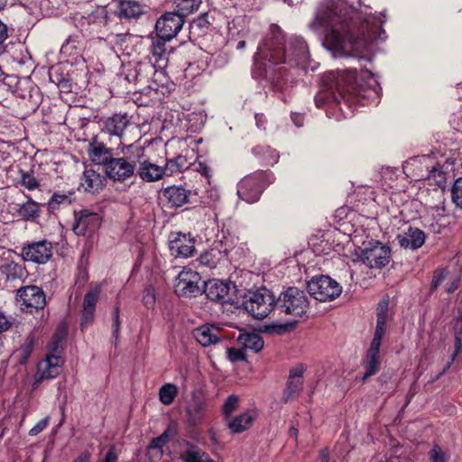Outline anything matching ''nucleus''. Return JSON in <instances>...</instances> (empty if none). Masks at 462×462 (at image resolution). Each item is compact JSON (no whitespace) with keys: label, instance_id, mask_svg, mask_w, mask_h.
<instances>
[{"label":"nucleus","instance_id":"nucleus-1","mask_svg":"<svg viewBox=\"0 0 462 462\" xmlns=\"http://www.w3.org/2000/svg\"><path fill=\"white\" fill-rule=\"evenodd\" d=\"M384 22L372 14L364 15L344 8L339 13L328 10L324 15L318 14L311 27H326L324 45L335 55L351 56L363 53L374 41L385 40Z\"/></svg>","mask_w":462,"mask_h":462},{"label":"nucleus","instance_id":"nucleus-2","mask_svg":"<svg viewBox=\"0 0 462 462\" xmlns=\"http://www.w3.org/2000/svg\"><path fill=\"white\" fill-rule=\"evenodd\" d=\"M253 73L258 79H265L277 88L282 89L289 79L288 70L306 69L310 52L306 42L300 37L285 43L280 32L267 36L258 46L254 56Z\"/></svg>","mask_w":462,"mask_h":462},{"label":"nucleus","instance_id":"nucleus-3","mask_svg":"<svg viewBox=\"0 0 462 462\" xmlns=\"http://www.w3.org/2000/svg\"><path fill=\"white\" fill-rule=\"evenodd\" d=\"M356 69H347L341 73H328L322 81L324 87L316 94L314 100L317 107L326 104H336L344 112L341 105L344 103L353 109L356 104L364 106L365 90L356 84Z\"/></svg>","mask_w":462,"mask_h":462},{"label":"nucleus","instance_id":"nucleus-4","mask_svg":"<svg viewBox=\"0 0 462 462\" xmlns=\"http://www.w3.org/2000/svg\"><path fill=\"white\" fill-rule=\"evenodd\" d=\"M117 150L122 156L113 158L105 170V174L113 181L125 182L135 176L136 161L143 154V144L139 142L130 144L120 142Z\"/></svg>","mask_w":462,"mask_h":462},{"label":"nucleus","instance_id":"nucleus-5","mask_svg":"<svg viewBox=\"0 0 462 462\" xmlns=\"http://www.w3.org/2000/svg\"><path fill=\"white\" fill-rule=\"evenodd\" d=\"M275 309L285 315L301 318L310 309L309 297L303 290L288 287L276 299Z\"/></svg>","mask_w":462,"mask_h":462},{"label":"nucleus","instance_id":"nucleus-6","mask_svg":"<svg viewBox=\"0 0 462 462\" xmlns=\"http://www.w3.org/2000/svg\"><path fill=\"white\" fill-rule=\"evenodd\" d=\"M66 336L64 329H59L53 340L50 345L51 353L47 355L46 358L41 361L37 365V373L35 381L40 383L43 380L53 379L60 373V365L63 363L60 351V341L63 340Z\"/></svg>","mask_w":462,"mask_h":462},{"label":"nucleus","instance_id":"nucleus-7","mask_svg":"<svg viewBox=\"0 0 462 462\" xmlns=\"http://www.w3.org/2000/svg\"><path fill=\"white\" fill-rule=\"evenodd\" d=\"M273 179L272 172L267 171H257L249 174L238 183L237 195L247 203H254Z\"/></svg>","mask_w":462,"mask_h":462},{"label":"nucleus","instance_id":"nucleus-8","mask_svg":"<svg viewBox=\"0 0 462 462\" xmlns=\"http://www.w3.org/2000/svg\"><path fill=\"white\" fill-rule=\"evenodd\" d=\"M309 293L319 301H331L342 292V286L328 275L313 277L307 284Z\"/></svg>","mask_w":462,"mask_h":462},{"label":"nucleus","instance_id":"nucleus-9","mask_svg":"<svg viewBox=\"0 0 462 462\" xmlns=\"http://www.w3.org/2000/svg\"><path fill=\"white\" fill-rule=\"evenodd\" d=\"M276 299L267 290L250 294L244 301L245 310L256 319H263L275 309Z\"/></svg>","mask_w":462,"mask_h":462},{"label":"nucleus","instance_id":"nucleus-10","mask_svg":"<svg viewBox=\"0 0 462 462\" xmlns=\"http://www.w3.org/2000/svg\"><path fill=\"white\" fill-rule=\"evenodd\" d=\"M16 301L23 311L33 313L46 306V295L41 287L27 285L16 291Z\"/></svg>","mask_w":462,"mask_h":462},{"label":"nucleus","instance_id":"nucleus-11","mask_svg":"<svg viewBox=\"0 0 462 462\" xmlns=\"http://www.w3.org/2000/svg\"><path fill=\"white\" fill-rule=\"evenodd\" d=\"M21 254L25 262L45 264L53 255V245L46 239L27 243L23 245Z\"/></svg>","mask_w":462,"mask_h":462},{"label":"nucleus","instance_id":"nucleus-12","mask_svg":"<svg viewBox=\"0 0 462 462\" xmlns=\"http://www.w3.org/2000/svg\"><path fill=\"white\" fill-rule=\"evenodd\" d=\"M200 279L198 272L184 268L176 278L175 293L182 297H197L201 293Z\"/></svg>","mask_w":462,"mask_h":462},{"label":"nucleus","instance_id":"nucleus-13","mask_svg":"<svg viewBox=\"0 0 462 462\" xmlns=\"http://www.w3.org/2000/svg\"><path fill=\"white\" fill-rule=\"evenodd\" d=\"M359 258L369 268H383L390 262L391 248L376 242L365 246Z\"/></svg>","mask_w":462,"mask_h":462},{"label":"nucleus","instance_id":"nucleus-14","mask_svg":"<svg viewBox=\"0 0 462 462\" xmlns=\"http://www.w3.org/2000/svg\"><path fill=\"white\" fill-rule=\"evenodd\" d=\"M184 19L175 12L166 13L158 19L155 25L157 36L171 41L181 30Z\"/></svg>","mask_w":462,"mask_h":462},{"label":"nucleus","instance_id":"nucleus-15","mask_svg":"<svg viewBox=\"0 0 462 462\" xmlns=\"http://www.w3.org/2000/svg\"><path fill=\"white\" fill-rule=\"evenodd\" d=\"M101 294V285L98 283L91 284L88 292L85 294L82 303L80 327L85 329L95 320L96 306Z\"/></svg>","mask_w":462,"mask_h":462},{"label":"nucleus","instance_id":"nucleus-16","mask_svg":"<svg viewBox=\"0 0 462 462\" xmlns=\"http://www.w3.org/2000/svg\"><path fill=\"white\" fill-rule=\"evenodd\" d=\"M102 222L100 215L88 209H81L76 213L73 230L78 236L91 235L96 232Z\"/></svg>","mask_w":462,"mask_h":462},{"label":"nucleus","instance_id":"nucleus-17","mask_svg":"<svg viewBox=\"0 0 462 462\" xmlns=\"http://www.w3.org/2000/svg\"><path fill=\"white\" fill-rule=\"evenodd\" d=\"M135 176H138L144 182H155L164 177L162 166H160L149 160L143 145L141 159L136 161Z\"/></svg>","mask_w":462,"mask_h":462},{"label":"nucleus","instance_id":"nucleus-18","mask_svg":"<svg viewBox=\"0 0 462 462\" xmlns=\"http://www.w3.org/2000/svg\"><path fill=\"white\" fill-rule=\"evenodd\" d=\"M305 370V366L302 364H299L290 370L286 386L282 393V401L284 402L297 399L301 393Z\"/></svg>","mask_w":462,"mask_h":462},{"label":"nucleus","instance_id":"nucleus-19","mask_svg":"<svg viewBox=\"0 0 462 462\" xmlns=\"http://www.w3.org/2000/svg\"><path fill=\"white\" fill-rule=\"evenodd\" d=\"M204 292L207 298L214 302L226 303L231 300L230 282L221 280H209L204 282Z\"/></svg>","mask_w":462,"mask_h":462},{"label":"nucleus","instance_id":"nucleus-20","mask_svg":"<svg viewBox=\"0 0 462 462\" xmlns=\"http://www.w3.org/2000/svg\"><path fill=\"white\" fill-rule=\"evenodd\" d=\"M88 154L90 161L96 165L103 166L104 171L115 157L113 149L99 142L97 138H93L88 143Z\"/></svg>","mask_w":462,"mask_h":462},{"label":"nucleus","instance_id":"nucleus-21","mask_svg":"<svg viewBox=\"0 0 462 462\" xmlns=\"http://www.w3.org/2000/svg\"><path fill=\"white\" fill-rule=\"evenodd\" d=\"M396 239L402 248L415 251L424 245L426 235L418 227L409 226L399 233Z\"/></svg>","mask_w":462,"mask_h":462},{"label":"nucleus","instance_id":"nucleus-22","mask_svg":"<svg viewBox=\"0 0 462 462\" xmlns=\"http://www.w3.org/2000/svg\"><path fill=\"white\" fill-rule=\"evenodd\" d=\"M129 125L130 117L127 113H116L103 121L102 131L122 141L125 131Z\"/></svg>","mask_w":462,"mask_h":462},{"label":"nucleus","instance_id":"nucleus-23","mask_svg":"<svg viewBox=\"0 0 462 462\" xmlns=\"http://www.w3.org/2000/svg\"><path fill=\"white\" fill-rule=\"evenodd\" d=\"M107 184V176L94 171L86 169L81 176L80 186L85 191L91 194H97L102 191Z\"/></svg>","mask_w":462,"mask_h":462},{"label":"nucleus","instance_id":"nucleus-24","mask_svg":"<svg viewBox=\"0 0 462 462\" xmlns=\"http://www.w3.org/2000/svg\"><path fill=\"white\" fill-rule=\"evenodd\" d=\"M155 64L152 60L138 62L134 69L129 70L125 76L128 81H134L149 87L152 74H154Z\"/></svg>","mask_w":462,"mask_h":462},{"label":"nucleus","instance_id":"nucleus-25","mask_svg":"<svg viewBox=\"0 0 462 462\" xmlns=\"http://www.w3.org/2000/svg\"><path fill=\"white\" fill-rule=\"evenodd\" d=\"M169 248L174 256L190 257L195 252V241L189 236L178 234L174 239L170 240Z\"/></svg>","mask_w":462,"mask_h":462},{"label":"nucleus","instance_id":"nucleus-26","mask_svg":"<svg viewBox=\"0 0 462 462\" xmlns=\"http://www.w3.org/2000/svg\"><path fill=\"white\" fill-rule=\"evenodd\" d=\"M191 191L182 186L172 185L167 187L163 191L171 208H180L190 201Z\"/></svg>","mask_w":462,"mask_h":462},{"label":"nucleus","instance_id":"nucleus-27","mask_svg":"<svg viewBox=\"0 0 462 462\" xmlns=\"http://www.w3.org/2000/svg\"><path fill=\"white\" fill-rule=\"evenodd\" d=\"M144 13L143 6L134 0H120L117 4L116 14L118 18L132 20L139 18Z\"/></svg>","mask_w":462,"mask_h":462},{"label":"nucleus","instance_id":"nucleus-28","mask_svg":"<svg viewBox=\"0 0 462 462\" xmlns=\"http://www.w3.org/2000/svg\"><path fill=\"white\" fill-rule=\"evenodd\" d=\"M193 337L203 346L217 344L220 339V330L212 325H203L193 330Z\"/></svg>","mask_w":462,"mask_h":462},{"label":"nucleus","instance_id":"nucleus-29","mask_svg":"<svg viewBox=\"0 0 462 462\" xmlns=\"http://www.w3.org/2000/svg\"><path fill=\"white\" fill-rule=\"evenodd\" d=\"M166 42L157 37L152 41L150 46V56L148 60L160 67H166L168 61V53L166 50Z\"/></svg>","mask_w":462,"mask_h":462},{"label":"nucleus","instance_id":"nucleus-30","mask_svg":"<svg viewBox=\"0 0 462 462\" xmlns=\"http://www.w3.org/2000/svg\"><path fill=\"white\" fill-rule=\"evenodd\" d=\"M379 352L380 348L369 346L365 358L363 360V366L365 369L362 377L363 382L378 372L380 367Z\"/></svg>","mask_w":462,"mask_h":462},{"label":"nucleus","instance_id":"nucleus-31","mask_svg":"<svg viewBox=\"0 0 462 462\" xmlns=\"http://www.w3.org/2000/svg\"><path fill=\"white\" fill-rule=\"evenodd\" d=\"M225 250L226 249H222L221 247L217 249V247L212 245L208 250L199 255L198 261L203 266L210 269L216 268L217 264L226 260L222 254L225 253Z\"/></svg>","mask_w":462,"mask_h":462},{"label":"nucleus","instance_id":"nucleus-32","mask_svg":"<svg viewBox=\"0 0 462 462\" xmlns=\"http://www.w3.org/2000/svg\"><path fill=\"white\" fill-rule=\"evenodd\" d=\"M255 418L256 415L254 411H247L230 420L228 421V428L234 433H242L251 427Z\"/></svg>","mask_w":462,"mask_h":462},{"label":"nucleus","instance_id":"nucleus-33","mask_svg":"<svg viewBox=\"0 0 462 462\" xmlns=\"http://www.w3.org/2000/svg\"><path fill=\"white\" fill-rule=\"evenodd\" d=\"M454 337H455V349L452 354L450 361L446 365L443 370L439 373V374L433 379V381L438 380L441 375H443L447 370L450 367L452 363L455 361L458 354L462 349V316H459L456 319L454 324Z\"/></svg>","mask_w":462,"mask_h":462},{"label":"nucleus","instance_id":"nucleus-34","mask_svg":"<svg viewBox=\"0 0 462 462\" xmlns=\"http://www.w3.org/2000/svg\"><path fill=\"white\" fill-rule=\"evenodd\" d=\"M238 344L245 350L258 353L263 347V337L256 333H241L237 337Z\"/></svg>","mask_w":462,"mask_h":462},{"label":"nucleus","instance_id":"nucleus-35","mask_svg":"<svg viewBox=\"0 0 462 462\" xmlns=\"http://www.w3.org/2000/svg\"><path fill=\"white\" fill-rule=\"evenodd\" d=\"M253 154L258 158L262 163L273 166L279 161V152L270 146L256 145L252 149Z\"/></svg>","mask_w":462,"mask_h":462},{"label":"nucleus","instance_id":"nucleus-36","mask_svg":"<svg viewBox=\"0 0 462 462\" xmlns=\"http://www.w3.org/2000/svg\"><path fill=\"white\" fill-rule=\"evenodd\" d=\"M432 161V158L427 155L418 156L413 159L414 162L425 164L426 166V171L419 176L420 179L436 180L438 177L442 179V171L440 170L439 165L437 163L430 165L429 162H433Z\"/></svg>","mask_w":462,"mask_h":462},{"label":"nucleus","instance_id":"nucleus-37","mask_svg":"<svg viewBox=\"0 0 462 462\" xmlns=\"http://www.w3.org/2000/svg\"><path fill=\"white\" fill-rule=\"evenodd\" d=\"M170 84V79L165 71V67L155 65L154 74L152 76L151 84H149L148 88L154 91L162 92L164 88H169Z\"/></svg>","mask_w":462,"mask_h":462},{"label":"nucleus","instance_id":"nucleus-38","mask_svg":"<svg viewBox=\"0 0 462 462\" xmlns=\"http://www.w3.org/2000/svg\"><path fill=\"white\" fill-rule=\"evenodd\" d=\"M189 448L180 453L183 462H204L209 460V456L199 447L188 442Z\"/></svg>","mask_w":462,"mask_h":462},{"label":"nucleus","instance_id":"nucleus-39","mask_svg":"<svg viewBox=\"0 0 462 462\" xmlns=\"http://www.w3.org/2000/svg\"><path fill=\"white\" fill-rule=\"evenodd\" d=\"M206 403L199 399H193L187 408V414L191 423H199L206 412Z\"/></svg>","mask_w":462,"mask_h":462},{"label":"nucleus","instance_id":"nucleus-40","mask_svg":"<svg viewBox=\"0 0 462 462\" xmlns=\"http://www.w3.org/2000/svg\"><path fill=\"white\" fill-rule=\"evenodd\" d=\"M18 214L23 219L34 221L40 216V204L28 198V200L19 206Z\"/></svg>","mask_w":462,"mask_h":462},{"label":"nucleus","instance_id":"nucleus-41","mask_svg":"<svg viewBox=\"0 0 462 462\" xmlns=\"http://www.w3.org/2000/svg\"><path fill=\"white\" fill-rule=\"evenodd\" d=\"M201 4V0H174L176 6V14L181 16L183 19L198 10Z\"/></svg>","mask_w":462,"mask_h":462},{"label":"nucleus","instance_id":"nucleus-42","mask_svg":"<svg viewBox=\"0 0 462 462\" xmlns=\"http://www.w3.org/2000/svg\"><path fill=\"white\" fill-rule=\"evenodd\" d=\"M179 389L171 383H164L159 389V400L163 405H171L177 397Z\"/></svg>","mask_w":462,"mask_h":462},{"label":"nucleus","instance_id":"nucleus-43","mask_svg":"<svg viewBox=\"0 0 462 462\" xmlns=\"http://www.w3.org/2000/svg\"><path fill=\"white\" fill-rule=\"evenodd\" d=\"M179 169L184 171L190 168L197 159L195 151L193 149H186L182 151L178 156L175 157Z\"/></svg>","mask_w":462,"mask_h":462},{"label":"nucleus","instance_id":"nucleus-44","mask_svg":"<svg viewBox=\"0 0 462 462\" xmlns=\"http://www.w3.org/2000/svg\"><path fill=\"white\" fill-rule=\"evenodd\" d=\"M34 344H35L34 336L32 334H29L26 337L23 344L18 349L21 364H25L27 362L31 354L32 353V350L34 348Z\"/></svg>","mask_w":462,"mask_h":462},{"label":"nucleus","instance_id":"nucleus-45","mask_svg":"<svg viewBox=\"0 0 462 462\" xmlns=\"http://www.w3.org/2000/svg\"><path fill=\"white\" fill-rule=\"evenodd\" d=\"M73 193H54L48 202V209L54 211L60 208V205H69L72 201L71 196Z\"/></svg>","mask_w":462,"mask_h":462},{"label":"nucleus","instance_id":"nucleus-46","mask_svg":"<svg viewBox=\"0 0 462 462\" xmlns=\"http://www.w3.org/2000/svg\"><path fill=\"white\" fill-rule=\"evenodd\" d=\"M20 173V184L28 190H34L40 187V183L33 175V171H24L19 170Z\"/></svg>","mask_w":462,"mask_h":462},{"label":"nucleus","instance_id":"nucleus-47","mask_svg":"<svg viewBox=\"0 0 462 462\" xmlns=\"http://www.w3.org/2000/svg\"><path fill=\"white\" fill-rule=\"evenodd\" d=\"M386 324H387V319H384L382 317L377 319L375 332H374V337L372 339V342L370 344V346H373L374 348H376V347L380 348L382 339H383V337L385 332Z\"/></svg>","mask_w":462,"mask_h":462},{"label":"nucleus","instance_id":"nucleus-48","mask_svg":"<svg viewBox=\"0 0 462 462\" xmlns=\"http://www.w3.org/2000/svg\"><path fill=\"white\" fill-rule=\"evenodd\" d=\"M169 437L166 432L161 436L152 439L148 446L149 451H155V456L161 457L162 456V448L168 442Z\"/></svg>","mask_w":462,"mask_h":462},{"label":"nucleus","instance_id":"nucleus-49","mask_svg":"<svg viewBox=\"0 0 462 462\" xmlns=\"http://www.w3.org/2000/svg\"><path fill=\"white\" fill-rule=\"evenodd\" d=\"M4 269L7 278L11 280L22 278L24 274V268L21 264L14 262L5 264Z\"/></svg>","mask_w":462,"mask_h":462},{"label":"nucleus","instance_id":"nucleus-50","mask_svg":"<svg viewBox=\"0 0 462 462\" xmlns=\"http://www.w3.org/2000/svg\"><path fill=\"white\" fill-rule=\"evenodd\" d=\"M239 402L238 396L235 394L229 395L223 405L222 411L226 419H229L233 411L237 408Z\"/></svg>","mask_w":462,"mask_h":462},{"label":"nucleus","instance_id":"nucleus-51","mask_svg":"<svg viewBox=\"0 0 462 462\" xmlns=\"http://www.w3.org/2000/svg\"><path fill=\"white\" fill-rule=\"evenodd\" d=\"M60 53L65 57H73L79 54L77 42L75 39L69 37L61 45Z\"/></svg>","mask_w":462,"mask_h":462},{"label":"nucleus","instance_id":"nucleus-52","mask_svg":"<svg viewBox=\"0 0 462 462\" xmlns=\"http://www.w3.org/2000/svg\"><path fill=\"white\" fill-rule=\"evenodd\" d=\"M451 197L455 205L462 208V177L455 180L451 189Z\"/></svg>","mask_w":462,"mask_h":462},{"label":"nucleus","instance_id":"nucleus-53","mask_svg":"<svg viewBox=\"0 0 462 462\" xmlns=\"http://www.w3.org/2000/svg\"><path fill=\"white\" fill-rule=\"evenodd\" d=\"M234 245H235L234 238L231 236H223L222 239L215 241L213 244V245L215 247H217V249L220 247L222 249H225V248L226 249V250H225V253L222 254L226 260L227 259L229 253L234 248Z\"/></svg>","mask_w":462,"mask_h":462},{"label":"nucleus","instance_id":"nucleus-54","mask_svg":"<svg viewBox=\"0 0 462 462\" xmlns=\"http://www.w3.org/2000/svg\"><path fill=\"white\" fill-rule=\"evenodd\" d=\"M430 462H447V455L439 445H434L429 452Z\"/></svg>","mask_w":462,"mask_h":462},{"label":"nucleus","instance_id":"nucleus-55","mask_svg":"<svg viewBox=\"0 0 462 462\" xmlns=\"http://www.w3.org/2000/svg\"><path fill=\"white\" fill-rule=\"evenodd\" d=\"M448 273V271L447 269H438L434 272L431 284H430V291L436 290L447 278Z\"/></svg>","mask_w":462,"mask_h":462},{"label":"nucleus","instance_id":"nucleus-56","mask_svg":"<svg viewBox=\"0 0 462 462\" xmlns=\"http://www.w3.org/2000/svg\"><path fill=\"white\" fill-rule=\"evenodd\" d=\"M50 79L51 82L55 83L59 88H67L69 87V80L66 79L65 78L61 77L59 72H58V69H55V68H52L51 70H50Z\"/></svg>","mask_w":462,"mask_h":462},{"label":"nucleus","instance_id":"nucleus-57","mask_svg":"<svg viewBox=\"0 0 462 462\" xmlns=\"http://www.w3.org/2000/svg\"><path fill=\"white\" fill-rule=\"evenodd\" d=\"M162 171H164V176H171L174 173L181 172V170L179 169V165L176 162L175 157L166 161L165 166L162 167Z\"/></svg>","mask_w":462,"mask_h":462},{"label":"nucleus","instance_id":"nucleus-58","mask_svg":"<svg viewBox=\"0 0 462 462\" xmlns=\"http://www.w3.org/2000/svg\"><path fill=\"white\" fill-rule=\"evenodd\" d=\"M143 302L147 309L153 308L155 304V295L152 288H146L143 295Z\"/></svg>","mask_w":462,"mask_h":462},{"label":"nucleus","instance_id":"nucleus-59","mask_svg":"<svg viewBox=\"0 0 462 462\" xmlns=\"http://www.w3.org/2000/svg\"><path fill=\"white\" fill-rule=\"evenodd\" d=\"M227 355L229 360L233 363L246 360L245 354L240 349L229 348L227 350Z\"/></svg>","mask_w":462,"mask_h":462},{"label":"nucleus","instance_id":"nucleus-60","mask_svg":"<svg viewBox=\"0 0 462 462\" xmlns=\"http://www.w3.org/2000/svg\"><path fill=\"white\" fill-rule=\"evenodd\" d=\"M49 425V418L45 417L39 420L29 431L31 436H36L44 430Z\"/></svg>","mask_w":462,"mask_h":462},{"label":"nucleus","instance_id":"nucleus-61","mask_svg":"<svg viewBox=\"0 0 462 462\" xmlns=\"http://www.w3.org/2000/svg\"><path fill=\"white\" fill-rule=\"evenodd\" d=\"M388 305L389 300L387 299L380 300L377 306V319L382 317L384 319H387Z\"/></svg>","mask_w":462,"mask_h":462},{"label":"nucleus","instance_id":"nucleus-62","mask_svg":"<svg viewBox=\"0 0 462 462\" xmlns=\"http://www.w3.org/2000/svg\"><path fill=\"white\" fill-rule=\"evenodd\" d=\"M102 462H118L115 446H110Z\"/></svg>","mask_w":462,"mask_h":462},{"label":"nucleus","instance_id":"nucleus-63","mask_svg":"<svg viewBox=\"0 0 462 462\" xmlns=\"http://www.w3.org/2000/svg\"><path fill=\"white\" fill-rule=\"evenodd\" d=\"M459 286H460V278L456 277L452 281H449L446 284L445 291L447 293L450 294V293H453L455 291H457Z\"/></svg>","mask_w":462,"mask_h":462},{"label":"nucleus","instance_id":"nucleus-64","mask_svg":"<svg viewBox=\"0 0 462 462\" xmlns=\"http://www.w3.org/2000/svg\"><path fill=\"white\" fill-rule=\"evenodd\" d=\"M193 23L199 27L208 26L209 22L207 20V14H201L198 19H196Z\"/></svg>","mask_w":462,"mask_h":462}]
</instances>
